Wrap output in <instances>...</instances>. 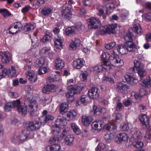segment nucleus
<instances>
[{
  "mask_svg": "<svg viewBox=\"0 0 151 151\" xmlns=\"http://www.w3.org/2000/svg\"><path fill=\"white\" fill-rule=\"evenodd\" d=\"M101 60L103 61L102 63L104 64L106 62H109L111 65L116 67L122 66L124 64V62L120 58L115 55L111 54L110 55L107 53L103 52L100 58Z\"/></svg>",
  "mask_w": 151,
  "mask_h": 151,
  "instance_id": "nucleus-1",
  "label": "nucleus"
},
{
  "mask_svg": "<svg viewBox=\"0 0 151 151\" xmlns=\"http://www.w3.org/2000/svg\"><path fill=\"white\" fill-rule=\"evenodd\" d=\"M25 104H28L29 106L28 111L32 115L37 109V104L36 101L32 96L29 94H27L25 98Z\"/></svg>",
  "mask_w": 151,
  "mask_h": 151,
  "instance_id": "nucleus-2",
  "label": "nucleus"
},
{
  "mask_svg": "<svg viewBox=\"0 0 151 151\" xmlns=\"http://www.w3.org/2000/svg\"><path fill=\"white\" fill-rule=\"evenodd\" d=\"M134 68H132L130 70H134V72H135V71H136L140 76L141 79H142L147 74L146 71L144 69L143 64L140 61L137 60H134Z\"/></svg>",
  "mask_w": 151,
  "mask_h": 151,
  "instance_id": "nucleus-3",
  "label": "nucleus"
},
{
  "mask_svg": "<svg viewBox=\"0 0 151 151\" xmlns=\"http://www.w3.org/2000/svg\"><path fill=\"white\" fill-rule=\"evenodd\" d=\"M30 132L27 130H24L18 136L14 135L11 138V140L14 143L19 144L25 141L28 137H29Z\"/></svg>",
  "mask_w": 151,
  "mask_h": 151,
  "instance_id": "nucleus-4",
  "label": "nucleus"
},
{
  "mask_svg": "<svg viewBox=\"0 0 151 151\" xmlns=\"http://www.w3.org/2000/svg\"><path fill=\"white\" fill-rule=\"evenodd\" d=\"M63 129L60 134L59 135V133H57L54 132H52L54 134V137L51 138V140L52 141V143H54L55 142H61L63 138L69 132L70 129L68 127H66Z\"/></svg>",
  "mask_w": 151,
  "mask_h": 151,
  "instance_id": "nucleus-5",
  "label": "nucleus"
},
{
  "mask_svg": "<svg viewBox=\"0 0 151 151\" xmlns=\"http://www.w3.org/2000/svg\"><path fill=\"white\" fill-rule=\"evenodd\" d=\"M66 123L64 120L62 118H58L55 121V123L52 125V132L55 133H59L60 132V128H63L65 127Z\"/></svg>",
  "mask_w": 151,
  "mask_h": 151,
  "instance_id": "nucleus-6",
  "label": "nucleus"
},
{
  "mask_svg": "<svg viewBox=\"0 0 151 151\" xmlns=\"http://www.w3.org/2000/svg\"><path fill=\"white\" fill-rule=\"evenodd\" d=\"M111 68V66L109 62H106L104 64L101 63L94 66L93 68V70L95 72L99 73L101 72L103 69L108 70H110Z\"/></svg>",
  "mask_w": 151,
  "mask_h": 151,
  "instance_id": "nucleus-7",
  "label": "nucleus"
},
{
  "mask_svg": "<svg viewBox=\"0 0 151 151\" xmlns=\"http://www.w3.org/2000/svg\"><path fill=\"white\" fill-rule=\"evenodd\" d=\"M41 125V123L40 122L34 121L32 122H29L26 123L25 127L27 128L28 131L30 130L34 131L40 129Z\"/></svg>",
  "mask_w": 151,
  "mask_h": 151,
  "instance_id": "nucleus-8",
  "label": "nucleus"
},
{
  "mask_svg": "<svg viewBox=\"0 0 151 151\" xmlns=\"http://www.w3.org/2000/svg\"><path fill=\"white\" fill-rule=\"evenodd\" d=\"M73 10L71 7L67 6L66 5H64L62 11L63 17L66 19H70L72 17Z\"/></svg>",
  "mask_w": 151,
  "mask_h": 151,
  "instance_id": "nucleus-9",
  "label": "nucleus"
},
{
  "mask_svg": "<svg viewBox=\"0 0 151 151\" xmlns=\"http://www.w3.org/2000/svg\"><path fill=\"white\" fill-rule=\"evenodd\" d=\"M84 28V26L79 23V25L76 27L72 26L69 27L65 29L66 34L67 35H71L76 33L78 30H81Z\"/></svg>",
  "mask_w": 151,
  "mask_h": 151,
  "instance_id": "nucleus-10",
  "label": "nucleus"
},
{
  "mask_svg": "<svg viewBox=\"0 0 151 151\" xmlns=\"http://www.w3.org/2000/svg\"><path fill=\"white\" fill-rule=\"evenodd\" d=\"M40 55L48 57L50 60L54 57L53 52L51 51L50 48L45 47L42 48L40 52Z\"/></svg>",
  "mask_w": 151,
  "mask_h": 151,
  "instance_id": "nucleus-11",
  "label": "nucleus"
},
{
  "mask_svg": "<svg viewBox=\"0 0 151 151\" xmlns=\"http://www.w3.org/2000/svg\"><path fill=\"white\" fill-rule=\"evenodd\" d=\"M68 91L66 94V96L68 98L67 101L68 102H73L75 100L74 98L73 97L77 93L76 88L73 86H69L68 87Z\"/></svg>",
  "mask_w": 151,
  "mask_h": 151,
  "instance_id": "nucleus-12",
  "label": "nucleus"
},
{
  "mask_svg": "<svg viewBox=\"0 0 151 151\" xmlns=\"http://www.w3.org/2000/svg\"><path fill=\"white\" fill-rule=\"evenodd\" d=\"M1 61L3 64H7L12 59V56L8 51L2 52L1 53Z\"/></svg>",
  "mask_w": 151,
  "mask_h": 151,
  "instance_id": "nucleus-13",
  "label": "nucleus"
},
{
  "mask_svg": "<svg viewBox=\"0 0 151 151\" xmlns=\"http://www.w3.org/2000/svg\"><path fill=\"white\" fill-rule=\"evenodd\" d=\"M125 79L129 85H135L138 82V81L134 77V75L130 73H126L124 75Z\"/></svg>",
  "mask_w": 151,
  "mask_h": 151,
  "instance_id": "nucleus-14",
  "label": "nucleus"
},
{
  "mask_svg": "<svg viewBox=\"0 0 151 151\" xmlns=\"http://www.w3.org/2000/svg\"><path fill=\"white\" fill-rule=\"evenodd\" d=\"M64 38L61 35H55L54 43L55 47L57 49H61L63 48V42Z\"/></svg>",
  "mask_w": 151,
  "mask_h": 151,
  "instance_id": "nucleus-15",
  "label": "nucleus"
},
{
  "mask_svg": "<svg viewBox=\"0 0 151 151\" xmlns=\"http://www.w3.org/2000/svg\"><path fill=\"white\" fill-rule=\"evenodd\" d=\"M22 27V25L20 22H15L13 27H11L9 28V32L10 34H15L21 30Z\"/></svg>",
  "mask_w": 151,
  "mask_h": 151,
  "instance_id": "nucleus-16",
  "label": "nucleus"
},
{
  "mask_svg": "<svg viewBox=\"0 0 151 151\" xmlns=\"http://www.w3.org/2000/svg\"><path fill=\"white\" fill-rule=\"evenodd\" d=\"M50 142L51 144L53 145H48L46 147V151H60V145L58 143L60 142H55L54 143H52V141L50 139Z\"/></svg>",
  "mask_w": 151,
  "mask_h": 151,
  "instance_id": "nucleus-17",
  "label": "nucleus"
},
{
  "mask_svg": "<svg viewBox=\"0 0 151 151\" xmlns=\"http://www.w3.org/2000/svg\"><path fill=\"white\" fill-rule=\"evenodd\" d=\"M89 25L91 28L96 29L101 25V22L98 19L92 17L89 19Z\"/></svg>",
  "mask_w": 151,
  "mask_h": 151,
  "instance_id": "nucleus-18",
  "label": "nucleus"
},
{
  "mask_svg": "<svg viewBox=\"0 0 151 151\" xmlns=\"http://www.w3.org/2000/svg\"><path fill=\"white\" fill-rule=\"evenodd\" d=\"M85 61L83 58H78L75 60L73 63V67L76 69H80L83 67Z\"/></svg>",
  "mask_w": 151,
  "mask_h": 151,
  "instance_id": "nucleus-19",
  "label": "nucleus"
},
{
  "mask_svg": "<svg viewBox=\"0 0 151 151\" xmlns=\"http://www.w3.org/2000/svg\"><path fill=\"white\" fill-rule=\"evenodd\" d=\"M91 131L94 132H99L103 128L101 124L96 121L93 122L91 124Z\"/></svg>",
  "mask_w": 151,
  "mask_h": 151,
  "instance_id": "nucleus-20",
  "label": "nucleus"
},
{
  "mask_svg": "<svg viewBox=\"0 0 151 151\" xmlns=\"http://www.w3.org/2000/svg\"><path fill=\"white\" fill-rule=\"evenodd\" d=\"M89 99V98L86 95H82L79 99L77 100L76 105L78 106L85 105L88 102Z\"/></svg>",
  "mask_w": 151,
  "mask_h": 151,
  "instance_id": "nucleus-21",
  "label": "nucleus"
},
{
  "mask_svg": "<svg viewBox=\"0 0 151 151\" xmlns=\"http://www.w3.org/2000/svg\"><path fill=\"white\" fill-rule=\"evenodd\" d=\"M98 89L96 88H92L88 91V93L90 97L94 99H96L99 97L98 92Z\"/></svg>",
  "mask_w": 151,
  "mask_h": 151,
  "instance_id": "nucleus-22",
  "label": "nucleus"
},
{
  "mask_svg": "<svg viewBox=\"0 0 151 151\" xmlns=\"http://www.w3.org/2000/svg\"><path fill=\"white\" fill-rule=\"evenodd\" d=\"M81 44V41L78 38H76L72 40L71 42L69 45V49L70 50H75Z\"/></svg>",
  "mask_w": 151,
  "mask_h": 151,
  "instance_id": "nucleus-23",
  "label": "nucleus"
},
{
  "mask_svg": "<svg viewBox=\"0 0 151 151\" xmlns=\"http://www.w3.org/2000/svg\"><path fill=\"white\" fill-rule=\"evenodd\" d=\"M139 119L142 124L143 128H146L148 126L150 123L149 118L145 114H141L139 116Z\"/></svg>",
  "mask_w": 151,
  "mask_h": 151,
  "instance_id": "nucleus-24",
  "label": "nucleus"
},
{
  "mask_svg": "<svg viewBox=\"0 0 151 151\" xmlns=\"http://www.w3.org/2000/svg\"><path fill=\"white\" fill-rule=\"evenodd\" d=\"M127 140V134L124 133L118 134L115 138V141L118 143H120L123 141H126Z\"/></svg>",
  "mask_w": 151,
  "mask_h": 151,
  "instance_id": "nucleus-25",
  "label": "nucleus"
},
{
  "mask_svg": "<svg viewBox=\"0 0 151 151\" xmlns=\"http://www.w3.org/2000/svg\"><path fill=\"white\" fill-rule=\"evenodd\" d=\"M27 78L31 83H35L37 80L36 74L34 73V71L32 70L29 71L26 73Z\"/></svg>",
  "mask_w": 151,
  "mask_h": 151,
  "instance_id": "nucleus-26",
  "label": "nucleus"
},
{
  "mask_svg": "<svg viewBox=\"0 0 151 151\" xmlns=\"http://www.w3.org/2000/svg\"><path fill=\"white\" fill-rule=\"evenodd\" d=\"M77 113L75 110H71L68 112L66 113V115L64 117L65 120L70 121L74 119L76 116Z\"/></svg>",
  "mask_w": 151,
  "mask_h": 151,
  "instance_id": "nucleus-27",
  "label": "nucleus"
},
{
  "mask_svg": "<svg viewBox=\"0 0 151 151\" xmlns=\"http://www.w3.org/2000/svg\"><path fill=\"white\" fill-rule=\"evenodd\" d=\"M116 87L119 91L122 93L127 92L129 90V87L126 85L120 82L117 83Z\"/></svg>",
  "mask_w": 151,
  "mask_h": 151,
  "instance_id": "nucleus-28",
  "label": "nucleus"
},
{
  "mask_svg": "<svg viewBox=\"0 0 151 151\" xmlns=\"http://www.w3.org/2000/svg\"><path fill=\"white\" fill-rule=\"evenodd\" d=\"M55 64L56 68L58 70L62 69L65 66L64 61L60 58L56 59Z\"/></svg>",
  "mask_w": 151,
  "mask_h": 151,
  "instance_id": "nucleus-29",
  "label": "nucleus"
},
{
  "mask_svg": "<svg viewBox=\"0 0 151 151\" xmlns=\"http://www.w3.org/2000/svg\"><path fill=\"white\" fill-rule=\"evenodd\" d=\"M74 139L75 137L73 135L69 134L67 135L65 137L64 141L66 145L71 146L73 145Z\"/></svg>",
  "mask_w": 151,
  "mask_h": 151,
  "instance_id": "nucleus-30",
  "label": "nucleus"
},
{
  "mask_svg": "<svg viewBox=\"0 0 151 151\" xmlns=\"http://www.w3.org/2000/svg\"><path fill=\"white\" fill-rule=\"evenodd\" d=\"M54 119V117L51 115L47 114L46 115H43L40 119V122L41 124L46 123L48 121L52 120Z\"/></svg>",
  "mask_w": 151,
  "mask_h": 151,
  "instance_id": "nucleus-31",
  "label": "nucleus"
},
{
  "mask_svg": "<svg viewBox=\"0 0 151 151\" xmlns=\"http://www.w3.org/2000/svg\"><path fill=\"white\" fill-rule=\"evenodd\" d=\"M131 99L132 102L136 103L140 101L141 97L139 94L135 92H132L131 93Z\"/></svg>",
  "mask_w": 151,
  "mask_h": 151,
  "instance_id": "nucleus-32",
  "label": "nucleus"
},
{
  "mask_svg": "<svg viewBox=\"0 0 151 151\" xmlns=\"http://www.w3.org/2000/svg\"><path fill=\"white\" fill-rule=\"evenodd\" d=\"M129 15L128 11L125 9H122L119 13V17L122 21L127 19Z\"/></svg>",
  "mask_w": 151,
  "mask_h": 151,
  "instance_id": "nucleus-33",
  "label": "nucleus"
},
{
  "mask_svg": "<svg viewBox=\"0 0 151 151\" xmlns=\"http://www.w3.org/2000/svg\"><path fill=\"white\" fill-rule=\"evenodd\" d=\"M124 45L126 49L130 52L133 51L134 49L136 47L135 45L132 42H126Z\"/></svg>",
  "mask_w": 151,
  "mask_h": 151,
  "instance_id": "nucleus-34",
  "label": "nucleus"
},
{
  "mask_svg": "<svg viewBox=\"0 0 151 151\" xmlns=\"http://www.w3.org/2000/svg\"><path fill=\"white\" fill-rule=\"evenodd\" d=\"M53 9L50 7H44L41 11L42 14L45 16H47L51 13Z\"/></svg>",
  "mask_w": 151,
  "mask_h": 151,
  "instance_id": "nucleus-35",
  "label": "nucleus"
},
{
  "mask_svg": "<svg viewBox=\"0 0 151 151\" xmlns=\"http://www.w3.org/2000/svg\"><path fill=\"white\" fill-rule=\"evenodd\" d=\"M93 119L91 116H83L82 117V123L86 126H88L92 121Z\"/></svg>",
  "mask_w": 151,
  "mask_h": 151,
  "instance_id": "nucleus-36",
  "label": "nucleus"
},
{
  "mask_svg": "<svg viewBox=\"0 0 151 151\" xmlns=\"http://www.w3.org/2000/svg\"><path fill=\"white\" fill-rule=\"evenodd\" d=\"M35 24L34 23H28L25 24L24 27L25 31H28L33 30L35 27Z\"/></svg>",
  "mask_w": 151,
  "mask_h": 151,
  "instance_id": "nucleus-37",
  "label": "nucleus"
},
{
  "mask_svg": "<svg viewBox=\"0 0 151 151\" xmlns=\"http://www.w3.org/2000/svg\"><path fill=\"white\" fill-rule=\"evenodd\" d=\"M104 137L107 142L109 143L111 142L114 139V134L113 133L108 132L105 134Z\"/></svg>",
  "mask_w": 151,
  "mask_h": 151,
  "instance_id": "nucleus-38",
  "label": "nucleus"
},
{
  "mask_svg": "<svg viewBox=\"0 0 151 151\" xmlns=\"http://www.w3.org/2000/svg\"><path fill=\"white\" fill-rule=\"evenodd\" d=\"M103 128L104 129H106L108 130H112L116 128V126L115 124L110 122L105 124L103 126Z\"/></svg>",
  "mask_w": 151,
  "mask_h": 151,
  "instance_id": "nucleus-39",
  "label": "nucleus"
},
{
  "mask_svg": "<svg viewBox=\"0 0 151 151\" xmlns=\"http://www.w3.org/2000/svg\"><path fill=\"white\" fill-rule=\"evenodd\" d=\"M120 128L121 131H126L130 130L132 128V126L131 124L127 122L122 124Z\"/></svg>",
  "mask_w": 151,
  "mask_h": 151,
  "instance_id": "nucleus-40",
  "label": "nucleus"
},
{
  "mask_svg": "<svg viewBox=\"0 0 151 151\" xmlns=\"http://www.w3.org/2000/svg\"><path fill=\"white\" fill-rule=\"evenodd\" d=\"M116 24H112L109 25H106V28L107 29L108 33H114L115 32V29L117 27Z\"/></svg>",
  "mask_w": 151,
  "mask_h": 151,
  "instance_id": "nucleus-41",
  "label": "nucleus"
},
{
  "mask_svg": "<svg viewBox=\"0 0 151 151\" xmlns=\"http://www.w3.org/2000/svg\"><path fill=\"white\" fill-rule=\"evenodd\" d=\"M143 85L145 87L149 88L151 86V75H149L143 82Z\"/></svg>",
  "mask_w": 151,
  "mask_h": 151,
  "instance_id": "nucleus-42",
  "label": "nucleus"
},
{
  "mask_svg": "<svg viewBox=\"0 0 151 151\" xmlns=\"http://www.w3.org/2000/svg\"><path fill=\"white\" fill-rule=\"evenodd\" d=\"M70 126L73 132L77 135L81 133L80 130L77 125L74 123L70 124Z\"/></svg>",
  "mask_w": 151,
  "mask_h": 151,
  "instance_id": "nucleus-43",
  "label": "nucleus"
},
{
  "mask_svg": "<svg viewBox=\"0 0 151 151\" xmlns=\"http://www.w3.org/2000/svg\"><path fill=\"white\" fill-rule=\"evenodd\" d=\"M133 28L134 29L137 33L140 35L143 32V30L141 28L140 25L138 23L134 24H133Z\"/></svg>",
  "mask_w": 151,
  "mask_h": 151,
  "instance_id": "nucleus-44",
  "label": "nucleus"
},
{
  "mask_svg": "<svg viewBox=\"0 0 151 151\" xmlns=\"http://www.w3.org/2000/svg\"><path fill=\"white\" fill-rule=\"evenodd\" d=\"M68 103L63 102L60 105V113H63L68 109Z\"/></svg>",
  "mask_w": 151,
  "mask_h": 151,
  "instance_id": "nucleus-45",
  "label": "nucleus"
},
{
  "mask_svg": "<svg viewBox=\"0 0 151 151\" xmlns=\"http://www.w3.org/2000/svg\"><path fill=\"white\" fill-rule=\"evenodd\" d=\"M35 65L40 67L45 65L44 59L40 58L37 59L35 62Z\"/></svg>",
  "mask_w": 151,
  "mask_h": 151,
  "instance_id": "nucleus-46",
  "label": "nucleus"
},
{
  "mask_svg": "<svg viewBox=\"0 0 151 151\" xmlns=\"http://www.w3.org/2000/svg\"><path fill=\"white\" fill-rule=\"evenodd\" d=\"M113 103L116 104L117 107L116 109L117 111H119L121 110L122 107V104L120 102V99L118 97H116L115 98L113 99Z\"/></svg>",
  "mask_w": 151,
  "mask_h": 151,
  "instance_id": "nucleus-47",
  "label": "nucleus"
},
{
  "mask_svg": "<svg viewBox=\"0 0 151 151\" xmlns=\"http://www.w3.org/2000/svg\"><path fill=\"white\" fill-rule=\"evenodd\" d=\"M17 110L19 113L25 115L27 112V106L26 105L24 106L21 105Z\"/></svg>",
  "mask_w": 151,
  "mask_h": 151,
  "instance_id": "nucleus-48",
  "label": "nucleus"
},
{
  "mask_svg": "<svg viewBox=\"0 0 151 151\" xmlns=\"http://www.w3.org/2000/svg\"><path fill=\"white\" fill-rule=\"evenodd\" d=\"M133 133L134 137L137 140L142 139V134L138 130L135 129Z\"/></svg>",
  "mask_w": 151,
  "mask_h": 151,
  "instance_id": "nucleus-49",
  "label": "nucleus"
},
{
  "mask_svg": "<svg viewBox=\"0 0 151 151\" xmlns=\"http://www.w3.org/2000/svg\"><path fill=\"white\" fill-rule=\"evenodd\" d=\"M16 70L15 68L12 66L9 69L8 75L9 77H14L16 76Z\"/></svg>",
  "mask_w": 151,
  "mask_h": 151,
  "instance_id": "nucleus-50",
  "label": "nucleus"
},
{
  "mask_svg": "<svg viewBox=\"0 0 151 151\" xmlns=\"http://www.w3.org/2000/svg\"><path fill=\"white\" fill-rule=\"evenodd\" d=\"M13 108L17 109V110L21 105V102L19 99L13 101L11 102Z\"/></svg>",
  "mask_w": 151,
  "mask_h": 151,
  "instance_id": "nucleus-51",
  "label": "nucleus"
},
{
  "mask_svg": "<svg viewBox=\"0 0 151 151\" xmlns=\"http://www.w3.org/2000/svg\"><path fill=\"white\" fill-rule=\"evenodd\" d=\"M106 147V144L103 142H100L96 148L95 151H101L104 150Z\"/></svg>",
  "mask_w": 151,
  "mask_h": 151,
  "instance_id": "nucleus-52",
  "label": "nucleus"
},
{
  "mask_svg": "<svg viewBox=\"0 0 151 151\" xmlns=\"http://www.w3.org/2000/svg\"><path fill=\"white\" fill-rule=\"evenodd\" d=\"M103 9H99L98 15L100 16H102L103 18L104 19L106 18V17L105 15V13L104 12V10H106V14H108L109 13L107 12V10L106 6L103 7Z\"/></svg>",
  "mask_w": 151,
  "mask_h": 151,
  "instance_id": "nucleus-53",
  "label": "nucleus"
},
{
  "mask_svg": "<svg viewBox=\"0 0 151 151\" xmlns=\"http://www.w3.org/2000/svg\"><path fill=\"white\" fill-rule=\"evenodd\" d=\"M133 37V35L132 33L130 32H128L126 35L124 37L125 40L126 42H132Z\"/></svg>",
  "mask_w": 151,
  "mask_h": 151,
  "instance_id": "nucleus-54",
  "label": "nucleus"
},
{
  "mask_svg": "<svg viewBox=\"0 0 151 151\" xmlns=\"http://www.w3.org/2000/svg\"><path fill=\"white\" fill-rule=\"evenodd\" d=\"M102 80V81L104 82L108 81L111 84H113L114 83V79L111 77L108 76H104Z\"/></svg>",
  "mask_w": 151,
  "mask_h": 151,
  "instance_id": "nucleus-55",
  "label": "nucleus"
},
{
  "mask_svg": "<svg viewBox=\"0 0 151 151\" xmlns=\"http://www.w3.org/2000/svg\"><path fill=\"white\" fill-rule=\"evenodd\" d=\"M1 13L4 17H8L11 15V14L9 11L6 9H0Z\"/></svg>",
  "mask_w": 151,
  "mask_h": 151,
  "instance_id": "nucleus-56",
  "label": "nucleus"
},
{
  "mask_svg": "<svg viewBox=\"0 0 151 151\" xmlns=\"http://www.w3.org/2000/svg\"><path fill=\"white\" fill-rule=\"evenodd\" d=\"M132 145L137 148H142L144 146L143 143L140 141L134 142L133 143Z\"/></svg>",
  "mask_w": 151,
  "mask_h": 151,
  "instance_id": "nucleus-57",
  "label": "nucleus"
},
{
  "mask_svg": "<svg viewBox=\"0 0 151 151\" xmlns=\"http://www.w3.org/2000/svg\"><path fill=\"white\" fill-rule=\"evenodd\" d=\"M93 111L94 114L99 115L101 114V108L98 107L95 105H93Z\"/></svg>",
  "mask_w": 151,
  "mask_h": 151,
  "instance_id": "nucleus-58",
  "label": "nucleus"
},
{
  "mask_svg": "<svg viewBox=\"0 0 151 151\" xmlns=\"http://www.w3.org/2000/svg\"><path fill=\"white\" fill-rule=\"evenodd\" d=\"M88 75V73L87 72L85 71L83 72L80 75V77L81 80L84 81H86Z\"/></svg>",
  "mask_w": 151,
  "mask_h": 151,
  "instance_id": "nucleus-59",
  "label": "nucleus"
},
{
  "mask_svg": "<svg viewBox=\"0 0 151 151\" xmlns=\"http://www.w3.org/2000/svg\"><path fill=\"white\" fill-rule=\"evenodd\" d=\"M84 84L83 83H81L80 84H78L77 85L73 86L74 87H75L76 88V91L77 92H80L84 88Z\"/></svg>",
  "mask_w": 151,
  "mask_h": 151,
  "instance_id": "nucleus-60",
  "label": "nucleus"
},
{
  "mask_svg": "<svg viewBox=\"0 0 151 151\" xmlns=\"http://www.w3.org/2000/svg\"><path fill=\"white\" fill-rule=\"evenodd\" d=\"M121 47H122V45H119L116 47L113 50V52L112 53V54H114L115 56H117L118 57H119L117 54V52L119 53Z\"/></svg>",
  "mask_w": 151,
  "mask_h": 151,
  "instance_id": "nucleus-61",
  "label": "nucleus"
},
{
  "mask_svg": "<svg viewBox=\"0 0 151 151\" xmlns=\"http://www.w3.org/2000/svg\"><path fill=\"white\" fill-rule=\"evenodd\" d=\"M41 68L39 69L38 70V74L40 75H41L47 72L48 70V69L46 66H42V67H40Z\"/></svg>",
  "mask_w": 151,
  "mask_h": 151,
  "instance_id": "nucleus-62",
  "label": "nucleus"
},
{
  "mask_svg": "<svg viewBox=\"0 0 151 151\" xmlns=\"http://www.w3.org/2000/svg\"><path fill=\"white\" fill-rule=\"evenodd\" d=\"M12 108L11 102L7 103L4 106V110L6 111L10 110Z\"/></svg>",
  "mask_w": 151,
  "mask_h": 151,
  "instance_id": "nucleus-63",
  "label": "nucleus"
},
{
  "mask_svg": "<svg viewBox=\"0 0 151 151\" xmlns=\"http://www.w3.org/2000/svg\"><path fill=\"white\" fill-rule=\"evenodd\" d=\"M143 17L146 22L151 21V13L145 14Z\"/></svg>",
  "mask_w": 151,
  "mask_h": 151,
  "instance_id": "nucleus-64",
  "label": "nucleus"
}]
</instances>
